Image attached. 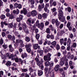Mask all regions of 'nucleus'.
<instances>
[{
	"label": "nucleus",
	"mask_w": 77,
	"mask_h": 77,
	"mask_svg": "<svg viewBox=\"0 0 77 77\" xmlns=\"http://www.w3.org/2000/svg\"><path fill=\"white\" fill-rule=\"evenodd\" d=\"M36 62L37 65L41 69H42V70H43L44 69V65L41 63V61L39 60L37 61Z\"/></svg>",
	"instance_id": "1"
},
{
	"label": "nucleus",
	"mask_w": 77,
	"mask_h": 77,
	"mask_svg": "<svg viewBox=\"0 0 77 77\" xmlns=\"http://www.w3.org/2000/svg\"><path fill=\"white\" fill-rule=\"evenodd\" d=\"M58 18L61 22H65V17H63V16H59L58 17Z\"/></svg>",
	"instance_id": "2"
},
{
	"label": "nucleus",
	"mask_w": 77,
	"mask_h": 77,
	"mask_svg": "<svg viewBox=\"0 0 77 77\" xmlns=\"http://www.w3.org/2000/svg\"><path fill=\"white\" fill-rule=\"evenodd\" d=\"M33 48L34 50H37L38 48V49L40 48V46H38V44H35L33 45Z\"/></svg>",
	"instance_id": "3"
},
{
	"label": "nucleus",
	"mask_w": 77,
	"mask_h": 77,
	"mask_svg": "<svg viewBox=\"0 0 77 77\" xmlns=\"http://www.w3.org/2000/svg\"><path fill=\"white\" fill-rule=\"evenodd\" d=\"M5 25V26H8V24L7 23V22L5 21L4 22H1V27L2 28H3V27H4V25Z\"/></svg>",
	"instance_id": "4"
},
{
	"label": "nucleus",
	"mask_w": 77,
	"mask_h": 77,
	"mask_svg": "<svg viewBox=\"0 0 77 77\" xmlns=\"http://www.w3.org/2000/svg\"><path fill=\"white\" fill-rule=\"evenodd\" d=\"M58 13L59 14H58V15L59 17H62V16H63V12L62 10H59L58 11Z\"/></svg>",
	"instance_id": "5"
},
{
	"label": "nucleus",
	"mask_w": 77,
	"mask_h": 77,
	"mask_svg": "<svg viewBox=\"0 0 77 77\" xmlns=\"http://www.w3.org/2000/svg\"><path fill=\"white\" fill-rule=\"evenodd\" d=\"M44 8V4H43L41 5H39L38 7V9L39 11H41L42 9H43Z\"/></svg>",
	"instance_id": "6"
},
{
	"label": "nucleus",
	"mask_w": 77,
	"mask_h": 77,
	"mask_svg": "<svg viewBox=\"0 0 77 77\" xmlns=\"http://www.w3.org/2000/svg\"><path fill=\"white\" fill-rule=\"evenodd\" d=\"M31 14L32 16L35 17L37 14V12L36 11L33 10L31 12Z\"/></svg>",
	"instance_id": "7"
},
{
	"label": "nucleus",
	"mask_w": 77,
	"mask_h": 77,
	"mask_svg": "<svg viewBox=\"0 0 77 77\" xmlns=\"http://www.w3.org/2000/svg\"><path fill=\"white\" fill-rule=\"evenodd\" d=\"M44 60H45V61H46V60H47L48 61H50V60H51V58L50 57L48 58L47 56H45L44 57Z\"/></svg>",
	"instance_id": "8"
},
{
	"label": "nucleus",
	"mask_w": 77,
	"mask_h": 77,
	"mask_svg": "<svg viewBox=\"0 0 77 77\" xmlns=\"http://www.w3.org/2000/svg\"><path fill=\"white\" fill-rule=\"evenodd\" d=\"M8 47L9 48V50L10 52H12L14 50V49L12 47L11 45H9Z\"/></svg>",
	"instance_id": "9"
},
{
	"label": "nucleus",
	"mask_w": 77,
	"mask_h": 77,
	"mask_svg": "<svg viewBox=\"0 0 77 77\" xmlns=\"http://www.w3.org/2000/svg\"><path fill=\"white\" fill-rule=\"evenodd\" d=\"M60 67V66L59 65L57 64V65L55 67H54V69L55 71H57L59 70V67Z\"/></svg>",
	"instance_id": "10"
},
{
	"label": "nucleus",
	"mask_w": 77,
	"mask_h": 77,
	"mask_svg": "<svg viewBox=\"0 0 77 77\" xmlns=\"http://www.w3.org/2000/svg\"><path fill=\"white\" fill-rule=\"evenodd\" d=\"M9 59H11L12 60H15V57L14 56V55L11 54L9 57Z\"/></svg>",
	"instance_id": "11"
},
{
	"label": "nucleus",
	"mask_w": 77,
	"mask_h": 77,
	"mask_svg": "<svg viewBox=\"0 0 77 77\" xmlns=\"http://www.w3.org/2000/svg\"><path fill=\"white\" fill-rule=\"evenodd\" d=\"M38 27L39 28H41L42 29H43L44 27V23L42 22L40 23V24H39V26H38Z\"/></svg>",
	"instance_id": "12"
},
{
	"label": "nucleus",
	"mask_w": 77,
	"mask_h": 77,
	"mask_svg": "<svg viewBox=\"0 0 77 77\" xmlns=\"http://www.w3.org/2000/svg\"><path fill=\"white\" fill-rule=\"evenodd\" d=\"M71 20H69L66 25V26L67 27H69L70 26H71Z\"/></svg>",
	"instance_id": "13"
},
{
	"label": "nucleus",
	"mask_w": 77,
	"mask_h": 77,
	"mask_svg": "<svg viewBox=\"0 0 77 77\" xmlns=\"http://www.w3.org/2000/svg\"><path fill=\"white\" fill-rule=\"evenodd\" d=\"M60 22L58 21V19H57L55 20V24L57 26H59L60 24Z\"/></svg>",
	"instance_id": "14"
},
{
	"label": "nucleus",
	"mask_w": 77,
	"mask_h": 77,
	"mask_svg": "<svg viewBox=\"0 0 77 77\" xmlns=\"http://www.w3.org/2000/svg\"><path fill=\"white\" fill-rule=\"evenodd\" d=\"M43 74V72H42V71L40 70L38 71V76H41Z\"/></svg>",
	"instance_id": "15"
},
{
	"label": "nucleus",
	"mask_w": 77,
	"mask_h": 77,
	"mask_svg": "<svg viewBox=\"0 0 77 77\" xmlns=\"http://www.w3.org/2000/svg\"><path fill=\"white\" fill-rule=\"evenodd\" d=\"M39 37H40V35L39 34H37L35 35V38L37 39V41H38L39 39Z\"/></svg>",
	"instance_id": "16"
},
{
	"label": "nucleus",
	"mask_w": 77,
	"mask_h": 77,
	"mask_svg": "<svg viewBox=\"0 0 77 77\" xmlns=\"http://www.w3.org/2000/svg\"><path fill=\"white\" fill-rule=\"evenodd\" d=\"M45 66H48L50 65V63L49 61H46L45 63Z\"/></svg>",
	"instance_id": "17"
},
{
	"label": "nucleus",
	"mask_w": 77,
	"mask_h": 77,
	"mask_svg": "<svg viewBox=\"0 0 77 77\" xmlns=\"http://www.w3.org/2000/svg\"><path fill=\"white\" fill-rule=\"evenodd\" d=\"M27 71H28V69H22V72H27Z\"/></svg>",
	"instance_id": "18"
},
{
	"label": "nucleus",
	"mask_w": 77,
	"mask_h": 77,
	"mask_svg": "<svg viewBox=\"0 0 77 77\" xmlns=\"http://www.w3.org/2000/svg\"><path fill=\"white\" fill-rule=\"evenodd\" d=\"M64 41V40H63V38H61L60 39V42L61 45H63V44Z\"/></svg>",
	"instance_id": "19"
},
{
	"label": "nucleus",
	"mask_w": 77,
	"mask_h": 77,
	"mask_svg": "<svg viewBox=\"0 0 77 77\" xmlns=\"http://www.w3.org/2000/svg\"><path fill=\"white\" fill-rule=\"evenodd\" d=\"M6 65L7 66H10V65H11V62L9 61H8L6 63Z\"/></svg>",
	"instance_id": "20"
},
{
	"label": "nucleus",
	"mask_w": 77,
	"mask_h": 77,
	"mask_svg": "<svg viewBox=\"0 0 77 77\" xmlns=\"http://www.w3.org/2000/svg\"><path fill=\"white\" fill-rule=\"evenodd\" d=\"M22 27L23 28V30L24 29H27V25H26V24L24 23L22 25Z\"/></svg>",
	"instance_id": "21"
},
{
	"label": "nucleus",
	"mask_w": 77,
	"mask_h": 77,
	"mask_svg": "<svg viewBox=\"0 0 77 77\" xmlns=\"http://www.w3.org/2000/svg\"><path fill=\"white\" fill-rule=\"evenodd\" d=\"M32 45L31 44H26L25 45V47L26 48H30V47H31Z\"/></svg>",
	"instance_id": "22"
},
{
	"label": "nucleus",
	"mask_w": 77,
	"mask_h": 77,
	"mask_svg": "<svg viewBox=\"0 0 77 77\" xmlns=\"http://www.w3.org/2000/svg\"><path fill=\"white\" fill-rule=\"evenodd\" d=\"M47 16H48V15L47 14L45 13H44L43 14H42V17L43 18H47Z\"/></svg>",
	"instance_id": "23"
},
{
	"label": "nucleus",
	"mask_w": 77,
	"mask_h": 77,
	"mask_svg": "<svg viewBox=\"0 0 77 77\" xmlns=\"http://www.w3.org/2000/svg\"><path fill=\"white\" fill-rule=\"evenodd\" d=\"M25 41L26 42H29L30 41V38L28 37H26L25 38Z\"/></svg>",
	"instance_id": "24"
},
{
	"label": "nucleus",
	"mask_w": 77,
	"mask_h": 77,
	"mask_svg": "<svg viewBox=\"0 0 77 77\" xmlns=\"http://www.w3.org/2000/svg\"><path fill=\"white\" fill-rule=\"evenodd\" d=\"M44 10L45 11V12H47V13H49V10H48L47 8L46 7H45L44 8Z\"/></svg>",
	"instance_id": "25"
},
{
	"label": "nucleus",
	"mask_w": 77,
	"mask_h": 77,
	"mask_svg": "<svg viewBox=\"0 0 77 77\" xmlns=\"http://www.w3.org/2000/svg\"><path fill=\"white\" fill-rule=\"evenodd\" d=\"M50 74L51 77H54V76H55L54 74V73H53V72L52 71H51L50 72Z\"/></svg>",
	"instance_id": "26"
},
{
	"label": "nucleus",
	"mask_w": 77,
	"mask_h": 77,
	"mask_svg": "<svg viewBox=\"0 0 77 77\" xmlns=\"http://www.w3.org/2000/svg\"><path fill=\"white\" fill-rule=\"evenodd\" d=\"M15 18V17L14 16V15L13 14H11L10 15V16L9 17L10 19H13V18Z\"/></svg>",
	"instance_id": "27"
},
{
	"label": "nucleus",
	"mask_w": 77,
	"mask_h": 77,
	"mask_svg": "<svg viewBox=\"0 0 77 77\" xmlns=\"http://www.w3.org/2000/svg\"><path fill=\"white\" fill-rule=\"evenodd\" d=\"M51 44L54 46V47H55V46H56V42L55 41H54L51 43Z\"/></svg>",
	"instance_id": "28"
},
{
	"label": "nucleus",
	"mask_w": 77,
	"mask_h": 77,
	"mask_svg": "<svg viewBox=\"0 0 77 77\" xmlns=\"http://www.w3.org/2000/svg\"><path fill=\"white\" fill-rule=\"evenodd\" d=\"M64 63H65V61H63L60 62V66H63L64 65Z\"/></svg>",
	"instance_id": "29"
},
{
	"label": "nucleus",
	"mask_w": 77,
	"mask_h": 77,
	"mask_svg": "<svg viewBox=\"0 0 77 77\" xmlns=\"http://www.w3.org/2000/svg\"><path fill=\"white\" fill-rule=\"evenodd\" d=\"M75 48L72 46L71 47L70 50L72 51H75Z\"/></svg>",
	"instance_id": "30"
},
{
	"label": "nucleus",
	"mask_w": 77,
	"mask_h": 77,
	"mask_svg": "<svg viewBox=\"0 0 77 77\" xmlns=\"http://www.w3.org/2000/svg\"><path fill=\"white\" fill-rule=\"evenodd\" d=\"M27 13V10L26 8H23V14L24 15H26Z\"/></svg>",
	"instance_id": "31"
},
{
	"label": "nucleus",
	"mask_w": 77,
	"mask_h": 77,
	"mask_svg": "<svg viewBox=\"0 0 77 77\" xmlns=\"http://www.w3.org/2000/svg\"><path fill=\"white\" fill-rule=\"evenodd\" d=\"M5 15L3 14L0 17V18L2 20H4V19L5 18Z\"/></svg>",
	"instance_id": "32"
},
{
	"label": "nucleus",
	"mask_w": 77,
	"mask_h": 77,
	"mask_svg": "<svg viewBox=\"0 0 77 77\" xmlns=\"http://www.w3.org/2000/svg\"><path fill=\"white\" fill-rule=\"evenodd\" d=\"M7 38L9 39H11L12 38V36L11 35L9 34L8 35Z\"/></svg>",
	"instance_id": "33"
},
{
	"label": "nucleus",
	"mask_w": 77,
	"mask_h": 77,
	"mask_svg": "<svg viewBox=\"0 0 77 77\" xmlns=\"http://www.w3.org/2000/svg\"><path fill=\"white\" fill-rule=\"evenodd\" d=\"M46 32L47 33H50V29L47 28L46 30Z\"/></svg>",
	"instance_id": "34"
},
{
	"label": "nucleus",
	"mask_w": 77,
	"mask_h": 77,
	"mask_svg": "<svg viewBox=\"0 0 77 77\" xmlns=\"http://www.w3.org/2000/svg\"><path fill=\"white\" fill-rule=\"evenodd\" d=\"M61 55V54H60V53L58 52L57 53V57L58 59H60V56Z\"/></svg>",
	"instance_id": "35"
},
{
	"label": "nucleus",
	"mask_w": 77,
	"mask_h": 77,
	"mask_svg": "<svg viewBox=\"0 0 77 77\" xmlns=\"http://www.w3.org/2000/svg\"><path fill=\"white\" fill-rule=\"evenodd\" d=\"M56 2H54L53 3H52V4H51V6H56Z\"/></svg>",
	"instance_id": "36"
},
{
	"label": "nucleus",
	"mask_w": 77,
	"mask_h": 77,
	"mask_svg": "<svg viewBox=\"0 0 77 77\" xmlns=\"http://www.w3.org/2000/svg\"><path fill=\"white\" fill-rule=\"evenodd\" d=\"M70 56H71V53L69 52L67 53V57L68 59L70 58Z\"/></svg>",
	"instance_id": "37"
},
{
	"label": "nucleus",
	"mask_w": 77,
	"mask_h": 77,
	"mask_svg": "<svg viewBox=\"0 0 77 77\" xmlns=\"http://www.w3.org/2000/svg\"><path fill=\"white\" fill-rule=\"evenodd\" d=\"M26 23L27 24H30V23H31V20L30 19H28L26 21Z\"/></svg>",
	"instance_id": "38"
},
{
	"label": "nucleus",
	"mask_w": 77,
	"mask_h": 77,
	"mask_svg": "<svg viewBox=\"0 0 77 77\" xmlns=\"http://www.w3.org/2000/svg\"><path fill=\"white\" fill-rule=\"evenodd\" d=\"M2 47L4 49H6L8 48V46L6 45H3Z\"/></svg>",
	"instance_id": "39"
},
{
	"label": "nucleus",
	"mask_w": 77,
	"mask_h": 77,
	"mask_svg": "<svg viewBox=\"0 0 77 77\" xmlns=\"http://www.w3.org/2000/svg\"><path fill=\"white\" fill-rule=\"evenodd\" d=\"M26 50L28 53H30L31 52V49L30 48H26Z\"/></svg>",
	"instance_id": "40"
},
{
	"label": "nucleus",
	"mask_w": 77,
	"mask_h": 77,
	"mask_svg": "<svg viewBox=\"0 0 77 77\" xmlns=\"http://www.w3.org/2000/svg\"><path fill=\"white\" fill-rule=\"evenodd\" d=\"M56 48L57 50H59L60 48V46H59V44H58L57 45H56Z\"/></svg>",
	"instance_id": "41"
},
{
	"label": "nucleus",
	"mask_w": 77,
	"mask_h": 77,
	"mask_svg": "<svg viewBox=\"0 0 77 77\" xmlns=\"http://www.w3.org/2000/svg\"><path fill=\"white\" fill-rule=\"evenodd\" d=\"M72 46L75 48V47H76L77 46V43H76L75 42H74L73 43L72 45Z\"/></svg>",
	"instance_id": "42"
},
{
	"label": "nucleus",
	"mask_w": 77,
	"mask_h": 77,
	"mask_svg": "<svg viewBox=\"0 0 77 77\" xmlns=\"http://www.w3.org/2000/svg\"><path fill=\"white\" fill-rule=\"evenodd\" d=\"M38 58H39V56L38 55L35 58V60L36 61V62L39 60V59H38Z\"/></svg>",
	"instance_id": "43"
},
{
	"label": "nucleus",
	"mask_w": 77,
	"mask_h": 77,
	"mask_svg": "<svg viewBox=\"0 0 77 77\" xmlns=\"http://www.w3.org/2000/svg\"><path fill=\"white\" fill-rule=\"evenodd\" d=\"M14 60H15V62H17V63H18V62H19V59H18V57L14 58Z\"/></svg>",
	"instance_id": "44"
},
{
	"label": "nucleus",
	"mask_w": 77,
	"mask_h": 77,
	"mask_svg": "<svg viewBox=\"0 0 77 77\" xmlns=\"http://www.w3.org/2000/svg\"><path fill=\"white\" fill-rule=\"evenodd\" d=\"M65 65L66 67L67 68H68V67H69V65H68V62H66L65 63Z\"/></svg>",
	"instance_id": "45"
},
{
	"label": "nucleus",
	"mask_w": 77,
	"mask_h": 77,
	"mask_svg": "<svg viewBox=\"0 0 77 77\" xmlns=\"http://www.w3.org/2000/svg\"><path fill=\"white\" fill-rule=\"evenodd\" d=\"M19 62L20 63V64H21V65H23V61L22 60V59H21V58H19Z\"/></svg>",
	"instance_id": "46"
},
{
	"label": "nucleus",
	"mask_w": 77,
	"mask_h": 77,
	"mask_svg": "<svg viewBox=\"0 0 77 77\" xmlns=\"http://www.w3.org/2000/svg\"><path fill=\"white\" fill-rule=\"evenodd\" d=\"M8 27L9 28H12L13 27V24L12 23L9 24Z\"/></svg>",
	"instance_id": "47"
},
{
	"label": "nucleus",
	"mask_w": 77,
	"mask_h": 77,
	"mask_svg": "<svg viewBox=\"0 0 77 77\" xmlns=\"http://www.w3.org/2000/svg\"><path fill=\"white\" fill-rule=\"evenodd\" d=\"M3 6V2H2V0H0V7Z\"/></svg>",
	"instance_id": "48"
},
{
	"label": "nucleus",
	"mask_w": 77,
	"mask_h": 77,
	"mask_svg": "<svg viewBox=\"0 0 77 77\" xmlns=\"http://www.w3.org/2000/svg\"><path fill=\"white\" fill-rule=\"evenodd\" d=\"M0 44H1V45H2L3 44V38H2L0 41Z\"/></svg>",
	"instance_id": "49"
},
{
	"label": "nucleus",
	"mask_w": 77,
	"mask_h": 77,
	"mask_svg": "<svg viewBox=\"0 0 77 77\" xmlns=\"http://www.w3.org/2000/svg\"><path fill=\"white\" fill-rule=\"evenodd\" d=\"M35 24L36 26H39V25L40 24L39 23V20H37L36 21Z\"/></svg>",
	"instance_id": "50"
},
{
	"label": "nucleus",
	"mask_w": 77,
	"mask_h": 77,
	"mask_svg": "<svg viewBox=\"0 0 77 77\" xmlns=\"http://www.w3.org/2000/svg\"><path fill=\"white\" fill-rule=\"evenodd\" d=\"M56 10V9L55 8H52L51 9V11L52 12H55Z\"/></svg>",
	"instance_id": "51"
},
{
	"label": "nucleus",
	"mask_w": 77,
	"mask_h": 77,
	"mask_svg": "<svg viewBox=\"0 0 77 77\" xmlns=\"http://www.w3.org/2000/svg\"><path fill=\"white\" fill-rule=\"evenodd\" d=\"M43 52H44V51H43L42 50H41L40 51V56H42V55L43 54Z\"/></svg>",
	"instance_id": "52"
},
{
	"label": "nucleus",
	"mask_w": 77,
	"mask_h": 77,
	"mask_svg": "<svg viewBox=\"0 0 77 77\" xmlns=\"http://www.w3.org/2000/svg\"><path fill=\"white\" fill-rule=\"evenodd\" d=\"M63 33H65V32L64 31V30H61L60 33V35L62 36V35L63 34Z\"/></svg>",
	"instance_id": "53"
},
{
	"label": "nucleus",
	"mask_w": 77,
	"mask_h": 77,
	"mask_svg": "<svg viewBox=\"0 0 77 77\" xmlns=\"http://www.w3.org/2000/svg\"><path fill=\"white\" fill-rule=\"evenodd\" d=\"M42 18V15L41 14H39L38 15V19H41Z\"/></svg>",
	"instance_id": "54"
},
{
	"label": "nucleus",
	"mask_w": 77,
	"mask_h": 77,
	"mask_svg": "<svg viewBox=\"0 0 77 77\" xmlns=\"http://www.w3.org/2000/svg\"><path fill=\"white\" fill-rule=\"evenodd\" d=\"M69 66H72V61L71 60L69 62Z\"/></svg>",
	"instance_id": "55"
},
{
	"label": "nucleus",
	"mask_w": 77,
	"mask_h": 77,
	"mask_svg": "<svg viewBox=\"0 0 77 77\" xmlns=\"http://www.w3.org/2000/svg\"><path fill=\"white\" fill-rule=\"evenodd\" d=\"M24 32H26V34H28V33H29V30H28V29H23Z\"/></svg>",
	"instance_id": "56"
},
{
	"label": "nucleus",
	"mask_w": 77,
	"mask_h": 77,
	"mask_svg": "<svg viewBox=\"0 0 77 77\" xmlns=\"http://www.w3.org/2000/svg\"><path fill=\"white\" fill-rule=\"evenodd\" d=\"M67 11L69 12H70L71 11V8L70 7H68L67 8Z\"/></svg>",
	"instance_id": "57"
},
{
	"label": "nucleus",
	"mask_w": 77,
	"mask_h": 77,
	"mask_svg": "<svg viewBox=\"0 0 77 77\" xmlns=\"http://www.w3.org/2000/svg\"><path fill=\"white\" fill-rule=\"evenodd\" d=\"M38 43L39 44L41 45V44H42V43H43V41L42 40H40L38 41Z\"/></svg>",
	"instance_id": "58"
},
{
	"label": "nucleus",
	"mask_w": 77,
	"mask_h": 77,
	"mask_svg": "<svg viewBox=\"0 0 77 77\" xmlns=\"http://www.w3.org/2000/svg\"><path fill=\"white\" fill-rule=\"evenodd\" d=\"M63 24H61L60 26V28L61 29L63 28Z\"/></svg>",
	"instance_id": "59"
},
{
	"label": "nucleus",
	"mask_w": 77,
	"mask_h": 77,
	"mask_svg": "<svg viewBox=\"0 0 77 77\" xmlns=\"http://www.w3.org/2000/svg\"><path fill=\"white\" fill-rule=\"evenodd\" d=\"M20 48H23V47H24V45L23 43H22L20 44Z\"/></svg>",
	"instance_id": "60"
},
{
	"label": "nucleus",
	"mask_w": 77,
	"mask_h": 77,
	"mask_svg": "<svg viewBox=\"0 0 77 77\" xmlns=\"http://www.w3.org/2000/svg\"><path fill=\"white\" fill-rule=\"evenodd\" d=\"M16 20H17V22H20V21L21 19L19 18V17H17L16 19Z\"/></svg>",
	"instance_id": "61"
},
{
	"label": "nucleus",
	"mask_w": 77,
	"mask_h": 77,
	"mask_svg": "<svg viewBox=\"0 0 77 77\" xmlns=\"http://www.w3.org/2000/svg\"><path fill=\"white\" fill-rule=\"evenodd\" d=\"M18 49L20 53H21V52H23V49H22V48H18Z\"/></svg>",
	"instance_id": "62"
},
{
	"label": "nucleus",
	"mask_w": 77,
	"mask_h": 77,
	"mask_svg": "<svg viewBox=\"0 0 77 77\" xmlns=\"http://www.w3.org/2000/svg\"><path fill=\"white\" fill-rule=\"evenodd\" d=\"M69 36L70 38L71 39H72V38H73L74 36L73 35V34H72L71 33L69 34Z\"/></svg>",
	"instance_id": "63"
},
{
	"label": "nucleus",
	"mask_w": 77,
	"mask_h": 77,
	"mask_svg": "<svg viewBox=\"0 0 77 77\" xmlns=\"http://www.w3.org/2000/svg\"><path fill=\"white\" fill-rule=\"evenodd\" d=\"M35 3V1L34 0H32L31 1V5H33Z\"/></svg>",
	"instance_id": "64"
}]
</instances>
